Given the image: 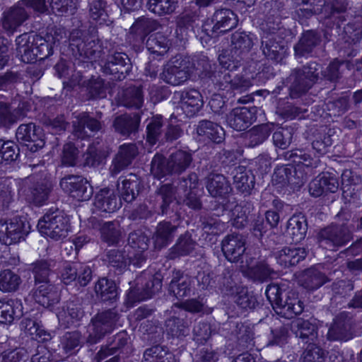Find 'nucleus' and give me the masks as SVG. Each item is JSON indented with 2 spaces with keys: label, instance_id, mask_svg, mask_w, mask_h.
Returning <instances> with one entry per match:
<instances>
[{
  "label": "nucleus",
  "instance_id": "1",
  "mask_svg": "<svg viewBox=\"0 0 362 362\" xmlns=\"http://www.w3.org/2000/svg\"><path fill=\"white\" fill-rule=\"evenodd\" d=\"M284 287V285L279 286L276 284H269L265 294L277 313L286 318H291L303 312V304L294 291H288L283 297V293L286 291Z\"/></svg>",
  "mask_w": 362,
  "mask_h": 362
},
{
  "label": "nucleus",
  "instance_id": "2",
  "mask_svg": "<svg viewBox=\"0 0 362 362\" xmlns=\"http://www.w3.org/2000/svg\"><path fill=\"white\" fill-rule=\"evenodd\" d=\"M197 185V176L191 175L189 178L183 180L176 189V196L173 189L169 185H165L160 189V194L162 196L163 205L168 206L173 199H177V203H185L192 209H199L200 202L197 197L194 189Z\"/></svg>",
  "mask_w": 362,
  "mask_h": 362
},
{
  "label": "nucleus",
  "instance_id": "3",
  "mask_svg": "<svg viewBox=\"0 0 362 362\" xmlns=\"http://www.w3.org/2000/svg\"><path fill=\"white\" fill-rule=\"evenodd\" d=\"M17 52L21 61L32 63L37 58L43 59L51 53L52 47L42 37L24 33L16 38Z\"/></svg>",
  "mask_w": 362,
  "mask_h": 362
},
{
  "label": "nucleus",
  "instance_id": "4",
  "mask_svg": "<svg viewBox=\"0 0 362 362\" xmlns=\"http://www.w3.org/2000/svg\"><path fill=\"white\" fill-rule=\"evenodd\" d=\"M68 222V219L62 214H50L45 215L39 221L37 227L42 235L59 240L67 236L69 230Z\"/></svg>",
  "mask_w": 362,
  "mask_h": 362
},
{
  "label": "nucleus",
  "instance_id": "5",
  "mask_svg": "<svg viewBox=\"0 0 362 362\" xmlns=\"http://www.w3.org/2000/svg\"><path fill=\"white\" fill-rule=\"evenodd\" d=\"M191 160L192 158L189 153L179 151L170 156L167 167L164 169L161 157L155 156L151 162V172L158 178L165 175L166 172L179 173L188 167Z\"/></svg>",
  "mask_w": 362,
  "mask_h": 362
},
{
  "label": "nucleus",
  "instance_id": "6",
  "mask_svg": "<svg viewBox=\"0 0 362 362\" xmlns=\"http://www.w3.org/2000/svg\"><path fill=\"white\" fill-rule=\"evenodd\" d=\"M62 189L78 201L88 200L93 194L92 187L88 181L81 177L69 176L60 182Z\"/></svg>",
  "mask_w": 362,
  "mask_h": 362
},
{
  "label": "nucleus",
  "instance_id": "7",
  "mask_svg": "<svg viewBox=\"0 0 362 362\" xmlns=\"http://www.w3.org/2000/svg\"><path fill=\"white\" fill-rule=\"evenodd\" d=\"M188 76L187 62L181 59H175L168 62L160 74L163 81L173 86L182 84L187 81Z\"/></svg>",
  "mask_w": 362,
  "mask_h": 362
},
{
  "label": "nucleus",
  "instance_id": "8",
  "mask_svg": "<svg viewBox=\"0 0 362 362\" xmlns=\"http://www.w3.org/2000/svg\"><path fill=\"white\" fill-rule=\"evenodd\" d=\"M16 139L24 144L31 151H36L44 146L41 129L35 124H21L16 130Z\"/></svg>",
  "mask_w": 362,
  "mask_h": 362
},
{
  "label": "nucleus",
  "instance_id": "9",
  "mask_svg": "<svg viewBox=\"0 0 362 362\" xmlns=\"http://www.w3.org/2000/svg\"><path fill=\"white\" fill-rule=\"evenodd\" d=\"M23 222L18 218L0 221V241L6 245L16 243L23 237Z\"/></svg>",
  "mask_w": 362,
  "mask_h": 362
},
{
  "label": "nucleus",
  "instance_id": "10",
  "mask_svg": "<svg viewBox=\"0 0 362 362\" xmlns=\"http://www.w3.org/2000/svg\"><path fill=\"white\" fill-rule=\"evenodd\" d=\"M339 187L337 179L332 174L323 173L313 179L309 184V192L318 197L327 192H335Z\"/></svg>",
  "mask_w": 362,
  "mask_h": 362
},
{
  "label": "nucleus",
  "instance_id": "11",
  "mask_svg": "<svg viewBox=\"0 0 362 362\" xmlns=\"http://www.w3.org/2000/svg\"><path fill=\"white\" fill-rule=\"evenodd\" d=\"M245 239L239 234H231L222 241V251L230 262H236L245 250Z\"/></svg>",
  "mask_w": 362,
  "mask_h": 362
},
{
  "label": "nucleus",
  "instance_id": "12",
  "mask_svg": "<svg viewBox=\"0 0 362 362\" xmlns=\"http://www.w3.org/2000/svg\"><path fill=\"white\" fill-rule=\"evenodd\" d=\"M255 119L254 112L246 107L234 108L227 117L229 126L237 131L245 129Z\"/></svg>",
  "mask_w": 362,
  "mask_h": 362
},
{
  "label": "nucleus",
  "instance_id": "13",
  "mask_svg": "<svg viewBox=\"0 0 362 362\" xmlns=\"http://www.w3.org/2000/svg\"><path fill=\"white\" fill-rule=\"evenodd\" d=\"M37 303L45 308H49L57 303L59 300V295L55 288L45 282L42 284H37L31 294Z\"/></svg>",
  "mask_w": 362,
  "mask_h": 362
},
{
  "label": "nucleus",
  "instance_id": "14",
  "mask_svg": "<svg viewBox=\"0 0 362 362\" xmlns=\"http://www.w3.org/2000/svg\"><path fill=\"white\" fill-rule=\"evenodd\" d=\"M119 206L112 189H103L95 195L94 206L98 211L111 213L119 208Z\"/></svg>",
  "mask_w": 362,
  "mask_h": 362
},
{
  "label": "nucleus",
  "instance_id": "15",
  "mask_svg": "<svg viewBox=\"0 0 362 362\" xmlns=\"http://www.w3.org/2000/svg\"><path fill=\"white\" fill-rule=\"evenodd\" d=\"M203 101L202 95L196 90H190L182 93L180 106L187 117L194 115L202 107Z\"/></svg>",
  "mask_w": 362,
  "mask_h": 362
},
{
  "label": "nucleus",
  "instance_id": "16",
  "mask_svg": "<svg viewBox=\"0 0 362 362\" xmlns=\"http://www.w3.org/2000/svg\"><path fill=\"white\" fill-rule=\"evenodd\" d=\"M23 315L22 302L18 299L0 300V322L10 323Z\"/></svg>",
  "mask_w": 362,
  "mask_h": 362
},
{
  "label": "nucleus",
  "instance_id": "17",
  "mask_svg": "<svg viewBox=\"0 0 362 362\" xmlns=\"http://www.w3.org/2000/svg\"><path fill=\"white\" fill-rule=\"evenodd\" d=\"M306 254L304 248L284 247L275 253V258L280 265L287 267L298 264Z\"/></svg>",
  "mask_w": 362,
  "mask_h": 362
},
{
  "label": "nucleus",
  "instance_id": "18",
  "mask_svg": "<svg viewBox=\"0 0 362 362\" xmlns=\"http://www.w3.org/2000/svg\"><path fill=\"white\" fill-rule=\"evenodd\" d=\"M214 30L225 33L234 28L238 23L236 15L230 9H221L214 16Z\"/></svg>",
  "mask_w": 362,
  "mask_h": 362
},
{
  "label": "nucleus",
  "instance_id": "19",
  "mask_svg": "<svg viewBox=\"0 0 362 362\" xmlns=\"http://www.w3.org/2000/svg\"><path fill=\"white\" fill-rule=\"evenodd\" d=\"M28 15L25 10L20 6L13 7L9 11L4 13L2 20L3 28L13 33L27 18Z\"/></svg>",
  "mask_w": 362,
  "mask_h": 362
},
{
  "label": "nucleus",
  "instance_id": "20",
  "mask_svg": "<svg viewBox=\"0 0 362 362\" xmlns=\"http://www.w3.org/2000/svg\"><path fill=\"white\" fill-rule=\"evenodd\" d=\"M243 272L251 279L263 280L271 274L272 269L264 262L252 259L247 262L245 267L243 266Z\"/></svg>",
  "mask_w": 362,
  "mask_h": 362
},
{
  "label": "nucleus",
  "instance_id": "21",
  "mask_svg": "<svg viewBox=\"0 0 362 362\" xmlns=\"http://www.w3.org/2000/svg\"><path fill=\"white\" fill-rule=\"evenodd\" d=\"M286 233L295 243L304 239L306 233L305 219L301 216H293L288 221Z\"/></svg>",
  "mask_w": 362,
  "mask_h": 362
},
{
  "label": "nucleus",
  "instance_id": "22",
  "mask_svg": "<svg viewBox=\"0 0 362 362\" xmlns=\"http://www.w3.org/2000/svg\"><path fill=\"white\" fill-rule=\"evenodd\" d=\"M136 153L137 149L134 144H124L121 146L119 151L114 160L112 171L115 173H117L122 168L127 166Z\"/></svg>",
  "mask_w": 362,
  "mask_h": 362
},
{
  "label": "nucleus",
  "instance_id": "23",
  "mask_svg": "<svg viewBox=\"0 0 362 362\" xmlns=\"http://www.w3.org/2000/svg\"><path fill=\"white\" fill-rule=\"evenodd\" d=\"M197 132L215 143H220L224 135L223 129L219 125L209 121H202L197 127Z\"/></svg>",
  "mask_w": 362,
  "mask_h": 362
},
{
  "label": "nucleus",
  "instance_id": "24",
  "mask_svg": "<svg viewBox=\"0 0 362 362\" xmlns=\"http://www.w3.org/2000/svg\"><path fill=\"white\" fill-rule=\"evenodd\" d=\"M206 188L213 197L223 196L230 190V187L222 175H211L208 177Z\"/></svg>",
  "mask_w": 362,
  "mask_h": 362
},
{
  "label": "nucleus",
  "instance_id": "25",
  "mask_svg": "<svg viewBox=\"0 0 362 362\" xmlns=\"http://www.w3.org/2000/svg\"><path fill=\"white\" fill-rule=\"evenodd\" d=\"M21 330L32 339L39 341H46L49 334L36 321L31 319H24L21 323Z\"/></svg>",
  "mask_w": 362,
  "mask_h": 362
},
{
  "label": "nucleus",
  "instance_id": "26",
  "mask_svg": "<svg viewBox=\"0 0 362 362\" xmlns=\"http://www.w3.org/2000/svg\"><path fill=\"white\" fill-rule=\"evenodd\" d=\"M142 362H177V360L163 346H155L144 352Z\"/></svg>",
  "mask_w": 362,
  "mask_h": 362
},
{
  "label": "nucleus",
  "instance_id": "27",
  "mask_svg": "<svg viewBox=\"0 0 362 362\" xmlns=\"http://www.w3.org/2000/svg\"><path fill=\"white\" fill-rule=\"evenodd\" d=\"M139 182L136 175H131L129 178H125L119 183L118 187L121 192V196L127 202H132L139 192Z\"/></svg>",
  "mask_w": 362,
  "mask_h": 362
},
{
  "label": "nucleus",
  "instance_id": "28",
  "mask_svg": "<svg viewBox=\"0 0 362 362\" xmlns=\"http://www.w3.org/2000/svg\"><path fill=\"white\" fill-rule=\"evenodd\" d=\"M233 181L235 187L243 192L249 191L254 185V177L243 166L235 170Z\"/></svg>",
  "mask_w": 362,
  "mask_h": 362
},
{
  "label": "nucleus",
  "instance_id": "29",
  "mask_svg": "<svg viewBox=\"0 0 362 362\" xmlns=\"http://www.w3.org/2000/svg\"><path fill=\"white\" fill-rule=\"evenodd\" d=\"M95 290L97 295L104 301L115 299L117 296L115 283L105 278L98 280Z\"/></svg>",
  "mask_w": 362,
  "mask_h": 362
},
{
  "label": "nucleus",
  "instance_id": "30",
  "mask_svg": "<svg viewBox=\"0 0 362 362\" xmlns=\"http://www.w3.org/2000/svg\"><path fill=\"white\" fill-rule=\"evenodd\" d=\"M21 283V277L10 269H5L0 273V291L3 292L16 291Z\"/></svg>",
  "mask_w": 362,
  "mask_h": 362
},
{
  "label": "nucleus",
  "instance_id": "31",
  "mask_svg": "<svg viewBox=\"0 0 362 362\" xmlns=\"http://www.w3.org/2000/svg\"><path fill=\"white\" fill-rule=\"evenodd\" d=\"M139 121V117L137 115L134 117L123 115L115 119L114 126L117 132L125 135L135 131L138 127Z\"/></svg>",
  "mask_w": 362,
  "mask_h": 362
},
{
  "label": "nucleus",
  "instance_id": "32",
  "mask_svg": "<svg viewBox=\"0 0 362 362\" xmlns=\"http://www.w3.org/2000/svg\"><path fill=\"white\" fill-rule=\"evenodd\" d=\"M23 117L18 109L11 110L8 105L0 101V122L4 126H10Z\"/></svg>",
  "mask_w": 362,
  "mask_h": 362
},
{
  "label": "nucleus",
  "instance_id": "33",
  "mask_svg": "<svg viewBox=\"0 0 362 362\" xmlns=\"http://www.w3.org/2000/svg\"><path fill=\"white\" fill-rule=\"evenodd\" d=\"M111 313H105L98 316V320L93 322V327L95 332V339H90V341L93 343H95L98 339H100L105 333L110 332L112 329L114 325L113 320H106L108 316H110Z\"/></svg>",
  "mask_w": 362,
  "mask_h": 362
},
{
  "label": "nucleus",
  "instance_id": "34",
  "mask_svg": "<svg viewBox=\"0 0 362 362\" xmlns=\"http://www.w3.org/2000/svg\"><path fill=\"white\" fill-rule=\"evenodd\" d=\"M148 9L158 15L169 14L173 12L177 6L176 0H149Z\"/></svg>",
  "mask_w": 362,
  "mask_h": 362
},
{
  "label": "nucleus",
  "instance_id": "35",
  "mask_svg": "<svg viewBox=\"0 0 362 362\" xmlns=\"http://www.w3.org/2000/svg\"><path fill=\"white\" fill-rule=\"evenodd\" d=\"M303 277L305 280L303 286L309 289L317 288L326 281L325 275L313 269L305 271Z\"/></svg>",
  "mask_w": 362,
  "mask_h": 362
},
{
  "label": "nucleus",
  "instance_id": "36",
  "mask_svg": "<svg viewBox=\"0 0 362 362\" xmlns=\"http://www.w3.org/2000/svg\"><path fill=\"white\" fill-rule=\"evenodd\" d=\"M175 230V228L168 222L160 223L154 238L156 247H161L167 244Z\"/></svg>",
  "mask_w": 362,
  "mask_h": 362
},
{
  "label": "nucleus",
  "instance_id": "37",
  "mask_svg": "<svg viewBox=\"0 0 362 362\" xmlns=\"http://www.w3.org/2000/svg\"><path fill=\"white\" fill-rule=\"evenodd\" d=\"M120 232L117 223L107 222L101 228L102 239L109 245L117 243Z\"/></svg>",
  "mask_w": 362,
  "mask_h": 362
},
{
  "label": "nucleus",
  "instance_id": "38",
  "mask_svg": "<svg viewBox=\"0 0 362 362\" xmlns=\"http://www.w3.org/2000/svg\"><path fill=\"white\" fill-rule=\"evenodd\" d=\"M167 40L160 35H151L146 41V47L148 50L158 54H163L168 47Z\"/></svg>",
  "mask_w": 362,
  "mask_h": 362
},
{
  "label": "nucleus",
  "instance_id": "39",
  "mask_svg": "<svg viewBox=\"0 0 362 362\" xmlns=\"http://www.w3.org/2000/svg\"><path fill=\"white\" fill-rule=\"evenodd\" d=\"M292 328L300 337H308L315 330V326L308 320L298 318L292 322Z\"/></svg>",
  "mask_w": 362,
  "mask_h": 362
},
{
  "label": "nucleus",
  "instance_id": "40",
  "mask_svg": "<svg viewBox=\"0 0 362 362\" xmlns=\"http://www.w3.org/2000/svg\"><path fill=\"white\" fill-rule=\"evenodd\" d=\"M16 145L11 141L0 140V163L15 160L18 154Z\"/></svg>",
  "mask_w": 362,
  "mask_h": 362
},
{
  "label": "nucleus",
  "instance_id": "41",
  "mask_svg": "<svg viewBox=\"0 0 362 362\" xmlns=\"http://www.w3.org/2000/svg\"><path fill=\"white\" fill-rule=\"evenodd\" d=\"M78 124V127H75V130L78 134V136L81 137L84 136L81 131L84 129L85 126L92 132L98 131L100 128V123L96 119L90 118L89 115L86 113H82L79 115Z\"/></svg>",
  "mask_w": 362,
  "mask_h": 362
},
{
  "label": "nucleus",
  "instance_id": "42",
  "mask_svg": "<svg viewBox=\"0 0 362 362\" xmlns=\"http://www.w3.org/2000/svg\"><path fill=\"white\" fill-rule=\"evenodd\" d=\"M269 135L267 126H259L252 129L247 133V137L250 139V146H255L262 143Z\"/></svg>",
  "mask_w": 362,
  "mask_h": 362
},
{
  "label": "nucleus",
  "instance_id": "43",
  "mask_svg": "<svg viewBox=\"0 0 362 362\" xmlns=\"http://www.w3.org/2000/svg\"><path fill=\"white\" fill-rule=\"evenodd\" d=\"M325 352L315 345H309L302 356V362H324Z\"/></svg>",
  "mask_w": 362,
  "mask_h": 362
},
{
  "label": "nucleus",
  "instance_id": "44",
  "mask_svg": "<svg viewBox=\"0 0 362 362\" xmlns=\"http://www.w3.org/2000/svg\"><path fill=\"white\" fill-rule=\"evenodd\" d=\"M316 43L317 38L315 33L309 31L303 35L295 49L297 52L303 54L305 52H309L311 50V47Z\"/></svg>",
  "mask_w": 362,
  "mask_h": 362
},
{
  "label": "nucleus",
  "instance_id": "45",
  "mask_svg": "<svg viewBox=\"0 0 362 362\" xmlns=\"http://www.w3.org/2000/svg\"><path fill=\"white\" fill-rule=\"evenodd\" d=\"M170 291L177 298L187 296L190 291V281L187 278H182L178 281L173 280L170 285Z\"/></svg>",
  "mask_w": 362,
  "mask_h": 362
},
{
  "label": "nucleus",
  "instance_id": "46",
  "mask_svg": "<svg viewBox=\"0 0 362 362\" xmlns=\"http://www.w3.org/2000/svg\"><path fill=\"white\" fill-rule=\"evenodd\" d=\"M162 126L161 117L157 116L153 117L151 122L147 126V141L153 145L157 141V138L160 132Z\"/></svg>",
  "mask_w": 362,
  "mask_h": 362
},
{
  "label": "nucleus",
  "instance_id": "47",
  "mask_svg": "<svg viewBox=\"0 0 362 362\" xmlns=\"http://www.w3.org/2000/svg\"><path fill=\"white\" fill-rule=\"evenodd\" d=\"M274 144L281 148H286L291 141V133L288 129L281 128L276 131L273 135Z\"/></svg>",
  "mask_w": 362,
  "mask_h": 362
},
{
  "label": "nucleus",
  "instance_id": "48",
  "mask_svg": "<svg viewBox=\"0 0 362 362\" xmlns=\"http://www.w3.org/2000/svg\"><path fill=\"white\" fill-rule=\"evenodd\" d=\"M129 244L134 249H138V252H143L148 248V239L141 233H132L129 236Z\"/></svg>",
  "mask_w": 362,
  "mask_h": 362
},
{
  "label": "nucleus",
  "instance_id": "49",
  "mask_svg": "<svg viewBox=\"0 0 362 362\" xmlns=\"http://www.w3.org/2000/svg\"><path fill=\"white\" fill-rule=\"evenodd\" d=\"M81 335L78 332H71L64 334L62 339V346L66 351H71L80 344Z\"/></svg>",
  "mask_w": 362,
  "mask_h": 362
},
{
  "label": "nucleus",
  "instance_id": "50",
  "mask_svg": "<svg viewBox=\"0 0 362 362\" xmlns=\"http://www.w3.org/2000/svg\"><path fill=\"white\" fill-rule=\"evenodd\" d=\"M78 267L76 264H66L62 272L61 279L65 284H69L76 279Z\"/></svg>",
  "mask_w": 362,
  "mask_h": 362
},
{
  "label": "nucleus",
  "instance_id": "51",
  "mask_svg": "<svg viewBox=\"0 0 362 362\" xmlns=\"http://www.w3.org/2000/svg\"><path fill=\"white\" fill-rule=\"evenodd\" d=\"M71 0H51L49 6L53 13L57 15H63L64 13L72 11Z\"/></svg>",
  "mask_w": 362,
  "mask_h": 362
},
{
  "label": "nucleus",
  "instance_id": "52",
  "mask_svg": "<svg viewBox=\"0 0 362 362\" xmlns=\"http://www.w3.org/2000/svg\"><path fill=\"white\" fill-rule=\"evenodd\" d=\"M33 272L35 274L36 285L48 282L49 268L45 262L37 263L34 267Z\"/></svg>",
  "mask_w": 362,
  "mask_h": 362
},
{
  "label": "nucleus",
  "instance_id": "53",
  "mask_svg": "<svg viewBox=\"0 0 362 362\" xmlns=\"http://www.w3.org/2000/svg\"><path fill=\"white\" fill-rule=\"evenodd\" d=\"M49 192V188L47 187L44 185L39 186L31 192L30 199L36 204H42L47 199Z\"/></svg>",
  "mask_w": 362,
  "mask_h": 362
},
{
  "label": "nucleus",
  "instance_id": "54",
  "mask_svg": "<svg viewBox=\"0 0 362 362\" xmlns=\"http://www.w3.org/2000/svg\"><path fill=\"white\" fill-rule=\"evenodd\" d=\"M78 151L71 144H66L64 146L62 162L67 165L75 164Z\"/></svg>",
  "mask_w": 362,
  "mask_h": 362
},
{
  "label": "nucleus",
  "instance_id": "55",
  "mask_svg": "<svg viewBox=\"0 0 362 362\" xmlns=\"http://www.w3.org/2000/svg\"><path fill=\"white\" fill-rule=\"evenodd\" d=\"M107 259L113 267L122 268L127 264V259L120 251L112 250L107 252Z\"/></svg>",
  "mask_w": 362,
  "mask_h": 362
},
{
  "label": "nucleus",
  "instance_id": "56",
  "mask_svg": "<svg viewBox=\"0 0 362 362\" xmlns=\"http://www.w3.org/2000/svg\"><path fill=\"white\" fill-rule=\"evenodd\" d=\"M218 60L223 68L230 71L235 69L240 63V61L233 55L226 53L220 54Z\"/></svg>",
  "mask_w": 362,
  "mask_h": 362
},
{
  "label": "nucleus",
  "instance_id": "57",
  "mask_svg": "<svg viewBox=\"0 0 362 362\" xmlns=\"http://www.w3.org/2000/svg\"><path fill=\"white\" fill-rule=\"evenodd\" d=\"M25 354L22 350L15 349L6 351L1 356L0 362H23Z\"/></svg>",
  "mask_w": 362,
  "mask_h": 362
},
{
  "label": "nucleus",
  "instance_id": "58",
  "mask_svg": "<svg viewBox=\"0 0 362 362\" xmlns=\"http://www.w3.org/2000/svg\"><path fill=\"white\" fill-rule=\"evenodd\" d=\"M193 241L187 236L180 238L176 247L181 255L189 254L194 248Z\"/></svg>",
  "mask_w": 362,
  "mask_h": 362
},
{
  "label": "nucleus",
  "instance_id": "59",
  "mask_svg": "<svg viewBox=\"0 0 362 362\" xmlns=\"http://www.w3.org/2000/svg\"><path fill=\"white\" fill-rule=\"evenodd\" d=\"M224 79L226 83H229L235 89H240V90H246L250 85V81L242 79L240 78L234 77L233 79H231V76L230 74H227L224 76Z\"/></svg>",
  "mask_w": 362,
  "mask_h": 362
},
{
  "label": "nucleus",
  "instance_id": "60",
  "mask_svg": "<svg viewBox=\"0 0 362 362\" xmlns=\"http://www.w3.org/2000/svg\"><path fill=\"white\" fill-rule=\"evenodd\" d=\"M78 280L81 286H86L91 279V270L90 267L84 265H78Z\"/></svg>",
  "mask_w": 362,
  "mask_h": 362
},
{
  "label": "nucleus",
  "instance_id": "61",
  "mask_svg": "<svg viewBox=\"0 0 362 362\" xmlns=\"http://www.w3.org/2000/svg\"><path fill=\"white\" fill-rule=\"evenodd\" d=\"M203 229L205 233L215 236L223 231L225 225L223 223L210 222L205 224Z\"/></svg>",
  "mask_w": 362,
  "mask_h": 362
},
{
  "label": "nucleus",
  "instance_id": "62",
  "mask_svg": "<svg viewBox=\"0 0 362 362\" xmlns=\"http://www.w3.org/2000/svg\"><path fill=\"white\" fill-rule=\"evenodd\" d=\"M68 316H64L65 321L67 324L73 323L75 320H78L82 317L83 313L80 309L74 304H70L66 309Z\"/></svg>",
  "mask_w": 362,
  "mask_h": 362
},
{
  "label": "nucleus",
  "instance_id": "63",
  "mask_svg": "<svg viewBox=\"0 0 362 362\" xmlns=\"http://www.w3.org/2000/svg\"><path fill=\"white\" fill-rule=\"evenodd\" d=\"M332 144L331 139L327 136L324 140H315L313 142V147L320 154L326 153L327 148L330 146Z\"/></svg>",
  "mask_w": 362,
  "mask_h": 362
},
{
  "label": "nucleus",
  "instance_id": "64",
  "mask_svg": "<svg viewBox=\"0 0 362 362\" xmlns=\"http://www.w3.org/2000/svg\"><path fill=\"white\" fill-rule=\"evenodd\" d=\"M199 358L202 362H216L218 354L210 349L206 348L200 351Z\"/></svg>",
  "mask_w": 362,
  "mask_h": 362
}]
</instances>
